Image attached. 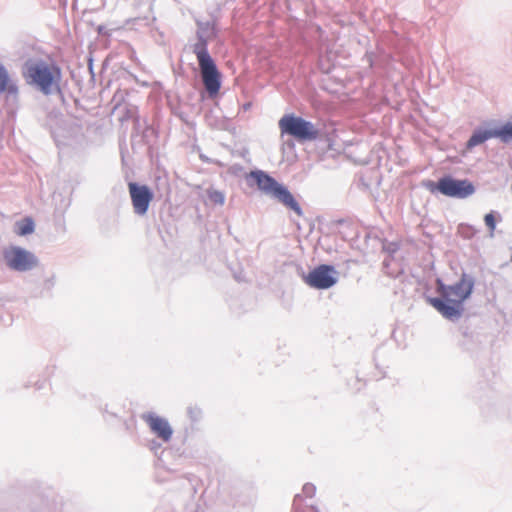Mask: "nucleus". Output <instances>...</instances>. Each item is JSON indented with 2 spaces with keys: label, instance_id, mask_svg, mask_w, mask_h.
I'll use <instances>...</instances> for the list:
<instances>
[{
  "label": "nucleus",
  "instance_id": "nucleus-1",
  "mask_svg": "<svg viewBox=\"0 0 512 512\" xmlns=\"http://www.w3.org/2000/svg\"><path fill=\"white\" fill-rule=\"evenodd\" d=\"M474 283L467 274H462L454 285L437 281V292L441 297L431 298L430 304L445 318L456 320L464 311L463 303L472 293Z\"/></svg>",
  "mask_w": 512,
  "mask_h": 512
},
{
  "label": "nucleus",
  "instance_id": "nucleus-2",
  "mask_svg": "<svg viewBox=\"0 0 512 512\" xmlns=\"http://www.w3.org/2000/svg\"><path fill=\"white\" fill-rule=\"evenodd\" d=\"M23 76L28 84L36 86L45 95L60 90L62 73L54 63L42 60L27 62Z\"/></svg>",
  "mask_w": 512,
  "mask_h": 512
},
{
  "label": "nucleus",
  "instance_id": "nucleus-3",
  "mask_svg": "<svg viewBox=\"0 0 512 512\" xmlns=\"http://www.w3.org/2000/svg\"><path fill=\"white\" fill-rule=\"evenodd\" d=\"M193 53L197 57L205 89L211 97L216 96L221 87V74L208 52L207 41L202 36L193 45Z\"/></svg>",
  "mask_w": 512,
  "mask_h": 512
},
{
  "label": "nucleus",
  "instance_id": "nucleus-4",
  "mask_svg": "<svg viewBox=\"0 0 512 512\" xmlns=\"http://www.w3.org/2000/svg\"><path fill=\"white\" fill-rule=\"evenodd\" d=\"M250 176L255 180L258 188L265 194L275 197L279 202L293 210L297 215H302V209L289 190L279 184L274 178L263 171H253Z\"/></svg>",
  "mask_w": 512,
  "mask_h": 512
},
{
  "label": "nucleus",
  "instance_id": "nucleus-5",
  "mask_svg": "<svg viewBox=\"0 0 512 512\" xmlns=\"http://www.w3.org/2000/svg\"><path fill=\"white\" fill-rule=\"evenodd\" d=\"M281 135H289L298 142L314 141L319 137L316 126L300 116L285 114L278 122Z\"/></svg>",
  "mask_w": 512,
  "mask_h": 512
},
{
  "label": "nucleus",
  "instance_id": "nucleus-6",
  "mask_svg": "<svg viewBox=\"0 0 512 512\" xmlns=\"http://www.w3.org/2000/svg\"><path fill=\"white\" fill-rule=\"evenodd\" d=\"M436 188L443 195L454 198H466L475 192V187L470 181L451 177L439 179Z\"/></svg>",
  "mask_w": 512,
  "mask_h": 512
},
{
  "label": "nucleus",
  "instance_id": "nucleus-7",
  "mask_svg": "<svg viewBox=\"0 0 512 512\" xmlns=\"http://www.w3.org/2000/svg\"><path fill=\"white\" fill-rule=\"evenodd\" d=\"M336 271L330 265H319L304 276L305 283L315 289H328L332 287L336 281Z\"/></svg>",
  "mask_w": 512,
  "mask_h": 512
},
{
  "label": "nucleus",
  "instance_id": "nucleus-8",
  "mask_svg": "<svg viewBox=\"0 0 512 512\" xmlns=\"http://www.w3.org/2000/svg\"><path fill=\"white\" fill-rule=\"evenodd\" d=\"M4 258L7 265L17 271L29 270L37 264L36 257L20 247H11L6 250L4 252Z\"/></svg>",
  "mask_w": 512,
  "mask_h": 512
},
{
  "label": "nucleus",
  "instance_id": "nucleus-9",
  "mask_svg": "<svg viewBox=\"0 0 512 512\" xmlns=\"http://www.w3.org/2000/svg\"><path fill=\"white\" fill-rule=\"evenodd\" d=\"M129 194L131 197L134 212L138 215H145L149 205L153 200V193L146 185H139L134 182L128 184Z\"/></svg>",
  "mask_w": 512,
  "mask_h": 512
},
{
  "label": "nucleus",
  "instance_id": "nucleus-10",
  "mask_svg": "<svg viewBox=\"0 0 512 512\" xmlns=\"http://www.w3.org/2000/svg\"><path fill=\"white\" fill-rule=\"evenodd\" d=\"M143 420L149 426L151 432L155 434L163 442H169L173 435V429L169 422L153 413L144 414Z\"/></svg>",
  "mask_w": 512,
  "mask_h": 512
},
{
  "label": "nucleus",
  "instance_id": "nucleus-11",
  "mask_svg": "<svg viewBox=\"0 0 512 512\" xmlns=\"http://www.w3.org/2000/svg\"><path fill=\"white\" fill-rule=\"evenodd\" d=\"M17 86L10 79L6 69L0 64V93L16 94Z\"/></svg>",
  "mask_w": 512,
  "mask_h": 512
},
{
  "label": "nucleus",
  "instance_id": "nucleus-12",
  "mask_svg": "<svg viewBox=\"0 0 512 512\" xmlns=\"http://www.w3.org/2000/svg\"><path fill=\"white\" fill-rule=\"evenodd\" d=\"M493 130H477L475 131L467 142V148L471 149L477 145L484 143L486 140L493 138Z\"/></svg>",
  "mask_w": 512,
  "mask_h": 512
},
{
  "label": "nucleus",
  "instance_id": "nucleus-13",
  "mask_svg": "<svg viewBox=\"0 0 512 512\" xmlns=\"http://www.w3.org/2000/svg\"><path fill=\"white\" fill-rule=\"evenodd\" d=\"M34 232V222L30 217H26L16 223V234L25 236Z\"/></svg>",
  "mask_w": 512,
  "mask_h": 512
},
{
  "label": "nucleus",
  "instance_id": "nucleus-14",
  "mask_svg": "<svg viewBox=\"0 0 512 512\" xmlns=\"http://www.w3.org/2000/svg\"><path fill=\"white\" fill-rule=\"evenodd\" d=\"M294 512H318L317 509L307 504L301 495H296L293 502Z\"/></svg>",
  "mask_w": 512,
  "mask_h": 512
},
{
  "label": "nucleus",
  "instance_id": "nucleus-15",
  "mask_svg": "<svg viewBox=\"0 0 512 512\" xmlns=\"http://www.w3.org/2000/svg\"><path fill=\"white\" fill-rule=\"evenodd\" d=\"M494 137L501 139L503 142L512 140V123H507L501 128L493 130Z\"/></svg>",
  "mask_w": 512,
  "mask_h": 512
},
{
  "label": "nucleus",
  "instance_id": "nucleus-16",
  "mask_svg": "<svg viewBox=\"0 0 512 512\" xmlns=\"http://www.w3.org/2000/svg\"><path fill=\"white\" fill-rule=\"evenodd\" d=\"M209 202L214 205H223L225 201V196L222 192L217 190H209L207 192Z\"/></svg>",
  "mask_w": 512,
  "mask_h": 512
},
{
  "label": "nucleus",
  "instance_id": "nucleus-17",
  "mask_svg": "<svg viewBox=\"0 0 512 512\" xmlns=\"http://www.w3.org/2000/svg\"><path fill=\"white\" fill-rule=\"evenodd\" d=\"M316 494V487L311 483H306L302 488V494H300L303 499L312 498Z\"/></svg>",
  "mask_w": 512,
  "mask_h": 512
},
{
  "label": "nucleus",
  "instance_id": "nucleus-18",
  "mask_svg": "<svg viewBox=\"0 0 512 512\" xmlns=\"http://www.w3.org/2000/svg\"><path fill=\"white\" fill-rule=\"evenodd\" d=\"M484 221L486 226L489 228L491 235H493L494 230L496 228V220L494 214L492 212L486 214L484 217Z\"/></svg>",
  "mask_w": 512,
  "mask_h": 512
},
{
  "label": "nucleus",
  "instance_id": "nucleus-19",
  "mask_svg": "<svg viewBox=\"0 0 512 512\" xmlns=\"http://www.w3.org/2000/svg\"><path fill=\"white\" fill-rule=\"evenodd\" d=\"M458 232L464 237H471L474 234V229L469 225H460Z\"/></svg>",
  "mask_w": 512,
  "mask_h": 512
},
{
  "label": "nucleus",
  "instance_id": "nucleus-20",
  "mask_svg": "<svg viewBox=\"0 0 512 512\" xmlns=\"http://www.w3.org/2000/svg\"><path fill=\"white\" fill-rule=\"evenodd\" d=\"M187 413L192 421L198 420L201 416V410L197 407H189Z\"/></svg>",
  "mask_w": 512,
  "mask_h": 512
},
{
  "label": "nucleus",
  "instance_id": "nucleus-21",
  "mask_svg": "<svg viewBox=\"0 0 512 512\" xmlns=\"http://www.w3.org/2000/svg\"><path fill=\"white\" fill-rule=\"evenodd\" d=\"M511 261H512V256H511Z\"/></svg>",
  "mask_w": 512,
  "mask_h": 512
}]
</instances>
